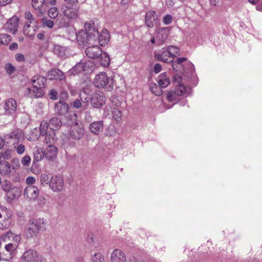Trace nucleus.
I'll return each instance as SVG.
<instances>
[{
  "label": "nucleus",
  "mask_w": 262,
  "mask_h": 262,
  "mask_svg": "<svg viewBox=\"0 0 262 262\" xmlns=\"http://www.w3.org/2000/svg\"><path fill=\"white\" fill-rule=\"evenodd\" d=\"M45 157L44 151L39 148H37L36 150L34 152V158L33 163H35L36 162H39L41 160Z\"/></svg>",
  "instance_id": "36"
},
{
  "label": "nucleus",
  "mask_w": 262,
  "mask_h": 262,
  "mask_svg": "<svg viewBox=\"0 0 262 262\" xmlns=\"http://www.w3.org/2000/svg\"><path fill=\"white\" fill-rule=\"evenodd\" d=\"M31 161V158L29 156H25L21 160L22 164L25 166H29Z\"/></svg>",
  "instance_id": "58"
},
{
  "label": "nucleus",
  "mask_w": 262,
  "mask_h": 262,
  "mask_svg": "<svg viewBox=\"0 0 262 262\" xmlns=\"http://www.w3.org/2000/svg\"><path fill=\"white\" fill-rule=\"evenodd\" d=\"M66 48L63 46L55 45L54 48V53L61 57L66 56Z\"/></svg>",
  "instance_id": "35"
},
{
  "label": "nucleus",
  "mask_w": 262,
  "mask_h": 262,
  "mask_svg": "<svg viewBox=\"0 0 262 262\" xmlns=\"http://www.w3.org/2000/svg\"><path fill=\"white\" fill-rule=\"evenodd\" d=\"M10 219L6 211L0 207V229L6 228L10 223Z\"/></svg>",
  "instance_id": "22"
},
{
  "label": "nucleus",
  "mask_w": 262,
  "mask_h": 262,
  "mask_svg": "<svg viewBox=\"0 0 262 262\" xmlns=\"http://www.w3.org/2000/svg\"><path fill=\"white\" fill-rule=\"evenodd\" d=\"M105 98L102 93H94L91 98V104L93 107L101 108L105 103Z\"/></svg>",
  "instance_id": "7"
},
{
  "label": "nucleus",
  "mask_w": 262,
  "mask_h": 262,
  "mask_svg": "<svg viewBox=\"0 0 262 262\" xmlns=\"http://www.w3.org/2000/svg\"><path fill=\"white\" fill-rule=\"evenodd\" d=\"M49 127L47 122H42L40 125V134L42 136L47 135V129Z\"/></svg>",
  "instance_id": "47"
},
{
  "label": "nucleus",
  "mask_w": 262,
  "mask_h": 262,
  "mask_svg": "<svg viewBox=\"0 0 262 262\" xmlns=\"http://www.w3.org/2000/svg\"><path fill=\"white\" fill-rule=\"evenodd\" d=\"M40 183L42 185H50V178L49 177V176L45 173H41L40 177Z\"/></svg>",
  "instance_id": "43"
},
{
  "label": "nucleus",
  "mask_w": 262,
  "mask_h": 262,
  "mask_svg": "<svg viewBox=\"0 0 262 262\" xmlns=\"http://www.w3.org/2000/svg\"><path fill=\"white\" fill-rule=\"evenodd\" d=\"M79 98L83 105V109L86 108L87 103L91 101V96L86 93L84 90L80 91L79 93Z\"/></svg>",
  "instance_id": "32"
},
{
  "label": "nucleus",
  "mask_w": 262,
  "mask_h": 262,
  "mask_svg": "<svg viewBox=\"0 0 262 262\" xmlns=\"http://www.w3.org/2000/svg\"><path fill=\"white\" fill-rule=\"evenodd\" d=\"M95 84L99 88H104L110 91L113 89L114 79L111 76L108 77L105 73H101L96 76Z\"/></svg>",
  "instance_id": "2"
},
{
  "label": "nucleus",
  "mask_w": 262,
  "mask_h": 262,
  "mask_svg": "<svg viewBox=\"0 0 262 262\" xmlns=\"http://www.w3.org/2000/svg\"><path fill=\"white\" fill-rule=\"evenodd\" d=\"M110 100L112 105L116 106L117 108L121 106L122 103L118 96H113L111 97Z\"/></svg>",
  "instance_id": "46"
},
{
  "label": "nucleus",
  "mask_w": 262,
  "mask_h": 262,
  "mask_svg": "<svg viewBox=\"0 0 262 262\" xmlns=\"http://www.w3.org/2000/svg\"><path fill=\"white\" fill-rule=\"evenodd\" d=\"M47 78L49 80H61L65 78L63 73L58 69H52L47 75Z\"/></svg>",
  "instance_id": "18"
},
{
  "label": "nucleus",
  "mask_w": 262,
  "mask_h": 262,
  "mask_svg": "<svg viewBox=\"0 0 262 262\" xmlns=\"http://www.w3.org/2000/svg\"><path fill=\"white\" fill-rule=\"evenodd\" d=\"M16 101L12 98L7 100L5 103V109L11 113V111H15L16 108Z\"/></svg>",
  "instance_id": "33"
},
{
  "label": "nucleus",
  "mask_w": 262,
  "mask_h": 262,
  "mask_svg": "<svg viewBox=\"0 0 262 262\" xmlns=\"http://www.w3.org/2000/svg\"><path fill=\"white\" fill-rule=\"evenodd\" d=\"M45 5V0H32V5L33 8L40 11L43 5Z\"/></svg>",
  "instance_id": "40"
},
{
  "label": "nucleus",
  "mask_w": 262,
  "mask_h": 262,
  "mask_svg": "<svg viewBox=\"0 0 262 262\" xmlns=\"http://www.w3.org/2000/svg\"><path fill=\"white\" fill-rule=\"evenodd\" d=\"M71 21L67 17L62 15H59L55 21V25L58 28H62L69 27Z\"/></svg>",
  "instance_id": "28"
},
{
  "label": "nucleus",
  "mask_w": 262,
  "mask_h": 262,
  "mask_svg": "<svg viewBox=\"0 0 262 262\" xmlns=\"http://www.w3.org/2000/svg\"><path fill=\"white\" fill-rule=\"evenodd\" d=\"M42 24L44 26H47V27H48L50 29H51L52 28H53L54 24V23L53 20H52L51 19H49L46 18H42Z\"/></svg>",
  "instance_id": "52"
},
{
  "label": "nucleus",
  "mask_w": 262,
  "mask_h": 262,
  "mask_svg": "<svg viewBox=\"0 0 262 262\" xmlns=\"http://www.w3.org/2000/svg\"><path fill=\"white\" fill-rule=\"evenodd\" d=\"M162 70V66L160 63H156L154 66V71L155 73H159Z\"/></svg>",
  "instance_id": "63"
},
{
  "label": "nucleus",
  "mask_w": 262,
  "mask_h": 262,
  "mask_svg": "<svg viewBox=\"0 0 262 262\" xmlns=\"http://www.w3.org/2000/svg\"><path fill=\"white\" fill-rule=\"evenodd\" d=\"M58 152V148L54 145H49L44 151L45 157L48 160H52L55 158Z\"/></svg>",
  "instance_id": "25"
},
{
  "label": "nucleus",
  "mask_w": 262,
  "mask_h": 262,
  "mask_svg": "<svg viewBox=\"0 0 262 262\" xmlns=\"http://www.w3.org/2000/svg\"><path fill=\"white\" fill-rule=\"evenodd\" d=\"M82 62L80 61L75 65L72 69L71 73L73 75L78 74L79 73L83 72Z\"/></svg>",
  "instance_id": "41"
},
{
  "label": "nucleus",
  "mask_w": 262,
  "mask_h": 262,
  "mask_svg": "<svg viewBox=\"0 0 262 262\" xmlns=\"http://www.w3.org/2000/svg\"><path fill=\"white\" fill-rule=\"evenodd\" d=\"M2 188L3 190L6 192H10L12 191H18V188L17 187L12 188V185L11 183L8 181H5L3 185Z\"/></svg>",
  "instance_id": "39"
},
{
  "label": "nucleus",
  "mask_w": 262,
  "mask_h": 262,
  "mask_svg": "<svg viewBox=\"0 0 262 262\" xmlns=\"http://www.w3.org/2000/svg\"><path fill=\"white\" fill-rule=\"evenodd\" d=\"M169 54H170V58L172 59V61L175 58H180V50L178 48L174 46H169L167 48Z\"/></svg>",
  "instance_id": "31"
},
{
  "label": "nucleus",
  "mask_w": 262,
  "mask_h": 262,
  "mask_svg": "<svg viewBox=\"0 0 262 262\" xmlns=\"http://www.w3.org/2000/svg\"><path fill=\"white\" fill-rule=\"evenodd\" d=\"M60 10L64 16L70 19L71 21L78 16L79 9L75 5H72L71 6L62 5Z\"/></svg>",
  "instance_id": "4"
},
{
  "label": "nucleus",
  "mask_w": 262,
  "mask_h": 262,
  "mask_svg": "<svg viewBox=\"0 0 262 262\" xmlns=\"http://www.w3.org/2000/svg\"><path fill=\"white\" fill-rule=\"evenodd\" d=\"M151 92L156 95L160 96L162 94L161 87L155 83H151L149 85Z\"/></svg>",
  "instance_id": "37"
},
{
  "label": "nucleus",
  "mask_w": 262,
  "mask_h": 262,
  "mask_svg": "<svg viewBox=\"0 0 262 262\" xmlns=\"http://www.w3.org/2000/svg\"><path fill=\"white\" fill-rule=\"evenodd\" d=\"M69 106L66 102L58 101L55 103L54 110L55 114L59 116H65L69 112Z\"/></svg>",
  "instance_id": "9"
},
{
  "label": "nucleus",
  "mask_w": 262,
  "mask_h": 262,
  "mask_svg": "<svg viewBox=\"0 0 262 262\" xmlns=\"http://www.w3.org/2000/svg\"><path fill=\"white\" fill-rule=\"evenodd\" d=\"M180 87H176V89L174 91H171L168 92L167 95V99L170 102H174L176 104L177 102L180 100Z\"/></svg>",
  "instance_id": "23"
},
{
  "label": "nucleus",
  "mask_w": 262,
  "mask_h": 262,
  "mask_svg": "<svg viewBox=\"0 0 262 262\" xmlns=\"http://www.w3.org/2000/svg\"><path fill=\"white\" fill-rule=\"evenodd\" d=\"M157 82L159 85L163 88H165L169 85L170 80L167 76L166 72L163 73L159 76Z\"/></svg>",
  "instance_id": "30"
},
{
  "label": "nucleus",
  "mask_w": 262,
  "mask_h": 262,
  "mask_svg": "<svg viewBox=\"0 0 262 262\" xmlns=\"http://www.w3.org/2000/svg\"><path fill=\"white\" fill-rule=\"evenodd\" d=\"M46 78L40 75H35L31 79L33 88L43 89L46 85Z\"/></svg>",
  "instance_id": "20"
},
{
  "label": "nucleus",
  "mask_w": 262,
  "mask_h": 262,
  "mask_svg": "<svg viewBox=\"0 0 262 262\" xmlns=\"http://www.w3.org/2000/svg\"><path fill=\"white\" fill-rule=\"evenodd\" d=\"M49 186L54 192H60L64 187L63 179L61 177L53 176L50 178Z\"/></svg>",
  "instance_id": "6"
},
{
  "label": "nucleus",
  "mask_w": 262,
  "mask_h": 262,
  "mask_svg": "<svg viewBox=\"0 0 262 262\" xmlns=\"http://www.w3.org/2000/svg\"><path fill=\"white\" fill-rule=\"evenodd\" d=\"M48 15L51 18H56L58 16V10L56 7H52L48 11Z\"/></svg>",
  "instance_id": "48"
},
{
  "label": "nucleus",
  "mask_w": 262,
  "mask_h": 262,
  "mask_svg": "<svg viewBox=\"0 0 262 262\" xmlns=\"http://www.w3.org/2000/svg\"><path fill=\"white\" fill-rule=\"evenodd\" d=\"M1 158H3L4 159H10L11 158V150L7 149L5 151L1 152Z\"/></svg>",
  "instance_id": "54"
},
{
  "label": "nucleus",
  "mask_w": 262,
  "mask_h": 262,
  "mask_svg": "<svg viewBox=\"0 0 262 262\" xmlns=\"http://www.w3.org/2000/svg\"><path fill=\"white\" fill-rule=\"evenodd\" d=\"M171 62H172V67L174 72L175 73L179 72L180 68V58H177L175 61L173 60Z\"/></svg>",
  "instance_id": "50"
},
{
  "label": "nucleus",
  "mask_w": 262,
  "mask_h": 262,
  "mask_svg": "<svg viewBox=\"0 0 262 262\" xmlns=\"http://www.w3.org/2000/svg\"><path fill=\"white\" fill-rule=\"evenodd\" d=\"M100 63L103 67H108L110 63V58L109 55L106 53H104L100 56Z\"/></svg>",
  "instance_id": "38"
},
{
  "label": "nucleus",
  "mask_w": 262,
  "mask_h": 262,
  "mask_svg": "<svg viewBox=\"0 0 262 262\" xmlns=\"http://www.w3.org/2000/svg\"><path fill=\"white\" fill-rule=\"evenodd\" d=\"M73 106L76 108H79L82 107H83V105H82V103L80 101V99H77L75 100L72 103Z\"/></svg>",
  "instance_id": "60"
},
{
  "label": "nucleus",
  "mask_w": 262,
  "mask_h": 262,
  "mask_svg": "<svg viewBox=\"0 0 262 262\" xmlns=\"http://www.w3.org/2000/svg\"><path fill=\"white\" fill-rule=\"evenodd\" d=\"M33 88L34 89L32 90V94L31 96V97L39 98L43 95L44 92L42 89L38 88Z\"/></svg>",
  "instance_id": "42"
},
{
  "label": "nucleus",
  "mask_w": 262,
  "mask_h": 262,
  "mask_svg": "<svg viewBox=\"0 0 262 262\" xmlns=\"http://www.w3.org/2000/svg\"><path fill=\"white\" fill-rule=\"evenodd\" d=\"M49 97L51 99L57 100L58 98V94L55 90L53 89L49 92Z\"/></svg>",
  "instance_id": "55"
},
{
  "label": "nucleus",
  "mask_w": 262,
  "mask_h": 262,
  "mask_svg": "<svg viewBox=\"0 0 262 262\" xmlns=\"http://www.w3.org/2000/svg\"><path fill=\"white\" fill-rule=\"evenodd\" d=\"M91 132L96 135H99L103 130V122L101 120L94 122L89 125Z\"/></svg>",
  "instance_id": "21"
},
{
  "label": "nucleus",
  "mask_w": 262,
  "mask_h": 262,
  "mask_svg": "<svg viewBox=\"0 0 262 262\" xmlns=\"http://www.w3.org/2000/svg\"><path fill=\"white\" fill-rule=\"evenodd\" d=\"M42 259V255L37 251L29 249L24 252L20 260L21 262H41Z\"/></svg>",
  "instance_id": "3"
},
{
  "label": "nucleus",
  "mask_w": 262,
  "mask_h": 262,
  "mask_svg": "<svg viewBox=\"0 0 262 262\" xmlns=\"http://www.w3.org/2000/svg\"><path fill=\"white\" fill-rule=\"evenodd\" d=\"M112 262H127L126 256L122 251L116 249L113 251L111 256Z\"/></svg>",
  "instance_id": "19"
},
{
  "label": "nucleus",
  "mask_w": 262,
  "mask_h": 262,
  "mask_svg": "<svg viewBox=\"0 0 262 262\" xmlns=\"http://www.w3.org/2000/svg\"><path fill=\"white\" fill-rule=\"evenodd\" d=\"M169 28H162L159 29L157 31L156 37V44L160 45L164 43L167 39L169 34Z\"/></svg>",
  "instance_id": "12"
},
{
  "label": "nucleus",
  "mask_w": 262,
  "mask_h": 262,
  "mask_svg": "<svg viewBox=\"0 0 262 262\" xmlns=\"http://www.w3.org/2000/svg\"><path fill=\"white\" fill-rule=\"evenodd\" d=\"M85 53L88 57L96 59L102 55V50L98 46H93L88 47L85 50Z\"/></svg>",
  "instance_id": "13"
},
{
  "label": "nucleus",
  "mask_w": 262,
  "mask_h": 262,
  "mask_svg": "<svg viewBox=\"0 0 262 262\" xmlns=\"http://www.w3.org/2000/svg\"><path fill=\"white\" fill-rule=\"evenodd\" d=\"M25 147L23 144H19L16 148L17 152L18 154H22L25 151Z\"/></svg>",
  "instance_id": "64"
},
{
  "label": "nucleus",
  "mask_w": 262,
  "mask_h": 262,
  "mask_svg": "<svg viewBox=\"0 0 262 262\" xmlns=\"http://www.w3.org/2000/svg\"><path fill=\"white\" fill-rule=\"evenodd\" d=\"M83 72L91 73L94 69V63L91 60L82 62Z\"/></svg>",
  "instance_id": "34"
},
{
  "label": "nucleus",
  "mask_w": 262,
  "mask_h": 262,
  "mask_svg": "<svg viewBox=\"0 0 262 262\" xmlns=\"http://www.w3.org/2000/svg\"><path fill=\"white\" fill-rule=\"evenodd\" d=\"M110 34L106 29H103L98 37L99 43L101 46H105L110 41Z\"/></svg>",
  "instance_id": "24"
},
{
  "label": "nucleus",
  "mask_w": 262,
  "mask_h": 262,
  "mask_svg": "<svg viewBox=\"0 0 262 262\" xmlns=\"http://www.w3.org/2000/svg\"><path fill=\"white\" fill-rule=\"evenodd\" d=\"M19 19L18 17L14 16L10 18L5 25V28L9 32H12L15 34L17 31L18 23Z\"/></svg>",
  "instance_id": "14"
},
{
  "label": "nucleus",
  "mask_w": 262,
  "mask_h": 262,
  "mask_svg": "<svg viewBox=\"0 0 262 262\" xmlns=\"http://www.w3.org/2000/svg\"><path fill=\"white\" fill-rule=\"evenodd\" d=\"M180 75L179 74V72L178 73H176V74L173 75L172 78V82L173 83L177 82V84L176 87H180Z\"/></svg>",
  "instance_id": "56"
},
{
  "label": "nucleus",
  "mask_w": 262,
  "mask_h": 262,
  "mask_svg": "<svg viewBox=\"0 0 262 262\" xmlns=\"http://www.w3.org/2000/svg\"><path fill=\"white\" fill-rule=\"evenodd\" d=\"M84 29V31L90 35V38H93V40L96 41L98 39L99 32L93 21H90L89 23H85Z\"/></svg>",
  "instance_id": "11"
},
{
  "label": "nucleus",
  "mask_w": 262,
  "mask_h": 262,
  "mask_svg": "<svg viewBox=\"0 0 262 262\" xmlns=\"http://www.w3.org/2000/svg\"><path fill=\"white\" fill-rule=\"evenodd\" d=\"M90 35L86 33V31L84 30L79 31L77 35V39L79 45L86 46L96 41L93 40V38H90Z\"/></svg>",
  "instance_id": "8"
},
{
  "label": "nucleus",
  "mask_w": 262,
  "mask_h": 262,
  "mask_svg": "<svg viewBox=\"0 0 262 262\" xmlns=\"http://www.w3.org/2000/svg\"><path fill=\"white\" fill-rule=\"evenodd\" d=\"M104 257L100 253H95L92 259V262H104Z\"/></svg>",
  "instance_id": "51"
},
{
  "label": "nucleus",
  "mask_w": 262,
  "mask_h": 262,
  "mask_svg": "<svg viewBox=\"0 0 262 262\" xmlns=\"http://www.w3.org/2000/svg\"><path fill=\"white\" fill-rule=\"evenodd\" d=\"M181 97L188 96L192 92L190 84L195 78L193 64L185 57H181Z\"/></svg>",
  "instance_id": "1"
},
{
  "label": "nucleus",
  "mask_w": 262,
  "mask_h": 262,
  "mask_svg": "<svg viewBox=\"0 0 262 262\" xmlns=\"http://www.w3.org/2000/svg\"><path fill=\"white\" fill-rule=\"evenodd\" d=\"M6 70L8 73L9 74H12L15 71V68L14 66L11 63H9L6 64Z\"/></svg>",
  "instance_id": "57"
},
{
  "label": "nucleus",
  "mask_w": 262,
  "mask_h": 262,
  "mask_svg": "<svg viewBox=\"0 0 262 262\" xmlns=\"http://www.w3.org/2000/svg\"><path fill=\"white\" fill-rule=\"evenodd\" d=\"M61 121L57 117H52L49 120L48 123L49 127L53 130L58 129L61 126Z\"/></svg>",
  "instance_id": "29"
},
{
  "label": "nucleus",
  "mask_w": 262,
  "mask_h": 262,
  "mask_svg": "<svg viewBox=\"0 0 262 262\" xmlns=\"http://www.w3.org/2000/svg\"><path fill=\"white\" fill-rule=\"evenodd\" d=\"M17 246L13 245L12 243H9L5 246L6 250L10 253V259H12L13 257V253L17 248Z\"/></svg>",
  "instance_id": "45"
},
{
  "label": "nucleus",
  "mask_w": 262,
  "mask_h": 262,
  "mask_svg": "<svg viewBox=\"0 0 262 262\" xmlns=\"http://www.w3.org/2000/svg\"><path fill=\"white\" fill-rule=\"evenodd\" d=\"M54 138L53 136L50 135H46L45 136V141L47 144H52L54 142Z\"/></svg>",
  "instance_id": "59"
},
{
  "label": "nucleus",
  "mask_w": 262,
  "mask_h": 262,
  "mask_svg": "<svg viewBox=\"0 0 262 262\" xmlns=\"http://www.w3.org/2000/svg\"><path fill=\"white\" fill-rule=\"evenodd\" d=\"M11 36L8 34H0V42L3 45H7L10 41Z\"/></svg>",
  "instance_id": "49"
},
{
  "label": "nucleus",
  "mask_w": 262,
  "mask_h": 262,
  "mask_svg": "<svg viewBox=\"0 0 262 262\" xmlns=\"http://www.w3.org/2000/svg\"><path fill=\"white\" fill-rule=\"evenodd\" d=\"M84 135V130L83 125L76 123L71 126L70 136L72 139L79 140L83 137Z\"/></svg>",
  "instance_id": "5"
},
{
  "label": "nucleus",
  "mask_w": 262,
  "mask_h": 262,
  "mask_svg": "<svg viewBox=\"0 0 262 262\" xmlns=\"http://www.w3.org/2000/svg\"><path fill=\"white\" fill-rule=\"evenodd\" d=\"M69 98V95L66 91H62L59 94V100L62 102H66V101L68 100Z\"/></svg>",
  "instance_id": "53"
},
{
  "label": "nucleus",
  "mask_w": 262,
  "mask_h": 262,
  "mask_svg": "<svg viewBox=\"0 0 262 262\" xmlns=\"http://www.w3.org/2000/svg\"><path fill=\"white\" fill-rule=\"evenodd\" d=\"M154 57L157 60L162 61L164 63H170L172 61L167 49L163 48L162 51L158 53L155 52Z\"/></svg>",
  "instance_id": "15"
},
{
  "label": "nucleus",
  "mask_w": 262,
  "mask_h": 262,
  "mask_svg": "<svg viewBox=\"0 0 262 262\" xmlns=\"http://www.w3.org/2000/svg\"><path fill=\"white\" fill-rule=\"evenodd\" d=\"M122 116L121 111L118 108L115 107L113 111V117L116 122H119Z\"/></svg>",
  "instance_id": "44"
},
{
  "label": "nucleus",
  "mask_w": 262,
  "mask_h": 262,
  "mask_svg": "<svg viewBox=\"0 0 262 262\" xmlns=\"http://www.w3.org/2000/svg\"><path fill=\"white\" fill-rule=\"evenodd\" d=\"M157 19L156 12L153 11H147L145 15V24L147 27L152 28L155 25Z\"/></svg>",
  "instance_id": "26"
},
{
  "label": "nucleus",
  "mask_w": 262,
  "mask_h": 262,
  "mask_svg": "<svg viewBox=\"0 0 262 262\" xmlns=\"http://www.w3.org/2000/svg\"><path fill=\"white\" fill-rule=\"evenodd\" d=\"M15 172L14 165H10L6 161H2L0 163V173L7 177H9Z\"/></svg>",
  "instance_id": "10"
},
{
  "label": "nucleus",
  "mask_w": 262,
  "mask_h": 262,
  "mask_svg": "<svg viewBox=\"0 0 262 262\" xmlns=\"http://www.w3.org/2000/svg\"><path fill=\"white\" fill-rule=\"evenodd\" d=\"M25 17L27 19L29 20L30 23H32L34 21L33 16L31 13L29 11L26 12Z\"/></svg>",
  "instance_id": "62"
},
{
  "label": "nucleus",
  "mask_w": 262,
  "mask_h": 262,
  "mask_svg": "<svg viewBox=\"0 0 262 262\" xmlns=\"http://www.w3.org/2000/svg\"><path fill=\"white\" fill-rule=\"evenodd\" d=\"M38 188L33 185L28 186L24 191V195L30 200L35 199L38 196Z\"/></svg>",
  "instance_id": "17"
},
{
  "label": "nucleus",
  "mask_w": 262,
  "mask_h": 262,
  "mask_svg": "<svg viewBox=\"0 0 262 262\" xmlns=\"http://www.w3.org/2000/svg\"><path fill=\"white\" fill-rule=\"evenodd\" d=\"M163 21L166 25L169 24L172 21V16L169 14L166 15L163 18Z\"/></svg>",
  "instance_id": "61"
},
{
  "label": "nucleus",
  "mask_w": 262,
  "mask_h": 262,
  "mask_svg": "<svg viewBox=\"0 0 262 262\" xmlns=\"http://www.w3.org/2000/svg\"><path fill=\"white\" fill-rule=\"evenodd\" d=\"M39 232L37 229H35L31 223L28 222L26 228V236L27 239L34 238L37 237Z\"/></svg>",
  "instance_id": "27"
},
{
  "label": "nucleus",
  "mask_w": 262,
  "mask_h": 262,
  "mask_svg": "<svg viewBox=\"0 0 262 262\" xmlns=\"http://www.w3.org/2000/svg\"><path fill=\"white\" fill-rule=\"evenodd\" d=\"M29 222L39 231H43L46 230L48 222L43 219H32L29 221Z\"/></svg>",
  "instance_id": "16"
}]
</instances>
